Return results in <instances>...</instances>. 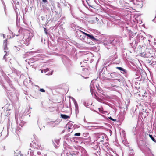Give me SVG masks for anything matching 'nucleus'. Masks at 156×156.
I'll list each match as a JSON object with an SVG mask.
<instances>
[{"mask_svg": "<svg viewBox=\"0 0 156 156\" xmlns=\"http://www.w3.org/2000/svg\"><path fill=\"white\" fill-rule=\"evenodd\" d=\"M19 3L18 2H17V3H16V4L17 5H19Z\"/></svg>", "mask_w": 156, "mask_h": 156, "instance_id": "25", "label": "nucleus"}, {"mask_svg": "<svg viewBox=\"0 0 156 156\" xmlns=\"http://www.w3.org/2000/svg\"><path fill=\"white\" fill-rule=\"evenodd\" d=\"M3 45L4 46V50H7L8 49L7 47V39H6L3 41Z\"/></svg>", "mask_w": 156, "mask_h": 156, "instance_id": "3", "label": "nucleus"}, {"mask_svg": "<svg viewBox=\"0 0 156 156\" xmlns=\"http://www.w3.org/2000/svg\"><path fill=\"white\" fill-rule=\"evenodd\" d=\"M5 146H2V150H4L5 149Z\"/></svg>", "mask_w": 156, "mask_h": 156, "instance_id": "19", "label": "nucleus"}, {"mask_svg": "<svg viewBox=\"0 0 156 156\" xmlns=\"http://www.w3.org/2000/svg\"><path fill=\"white\" fill-rule=\"evenodd\" d=\"M109 118L111 120H113L114 121H115L116 120V119H112V118L111 117H110V118Z\"/></svg>", "mask_w": 156, "mask_h": 156, "instance_id": "18", "label": "nucleus"}, {"mask_svg": "<svg viewBox=\"0 0 156 156\" xmlns=\"http://www.w3.org/2000/svg\"><path fill=\"white\" fill-rule=\"evenodd\" d=\"M136 7L137 8H141L143 6V3L142 2H137L136 4Z\"/></svg>", "mask_w": 156, "mask_h": 156, "instance_id": "4", "label": "nucleus"}, {"mask_svg": "<svg viewBox=\"0 0 156 156\" xmlns=\"http://www.w3.org/2000/svg\"><path fill=\"white\" fill-rule=\"evenodd\" d=\"M29 150H31V149H29Z\"/></svg>", "mask_w": 156, "mask_h": 156, "instance_id": "33", "label": "nucleus"}, {"mask_svg": "<svg viewBox=\"0 0 156 156\" xmlns=\"http://www.w3.org/2000/svg\"><path fill=\"white\" fill-rule=\"evenodd\" d=\"M117 74L115 73H112L110 74V76L112 78H114V79H115V78L117 77Z\"/></svg>", "mask_w": 156, "mask_h": 156, "instance_id": "5", "label": "nucleus"}, {"mask_svg": "<svg viewBox=\"0 0 156 156\" xmlns=\"http://www.w3.org/2000/svg\"><path fill=\"white\" fill-rule=\"evenodd\" d=\"M112 87H115V85H112Z\"/></svg>", "mask_w": 156, "mask_h": 156, "instance_id": "27", "label": "nucleus"}, {"mask_svg": "<svg viewBox=\"0 0 156 156\" xmlns=\"http://www.w3.org/2000/svg\"><path fill=\"white\" fill-rule=\"evenodd\" d=\"M10 110L11 109H7V110L9 111V110Z\"/></svg>", "mask_w": 156, "mask_h": 156, "instance_id": "26", "label": "nucleus"}, {"mask_svg": "<svg viewBox=\"0 0 156 156\" xmlns=\"http://www.w3.org/2000/svg\"><path fill=\"white\" fill-rule=\"evenodd\" d=\"M96 19H97V17H96Z\"/></svg>", "mask_w": 156, "mask_h": 156, "instance_id": "32", "label": "nucleus"}, {"mask_svg": "<svg viewBox=\"0 0 156 156\" xmlns=\"http://www.w3.org/2000/svg\"><path fill=\"white\" fill-rule=\"evenodd\" d=\"M44 30L46 34H47V30L46 28H44Z\"/></svg>", "mask_w": 156, "mask_h": 156, "instance_id": "20", "label": "nucleus"}, {"mask_svg": "<svg viewBox=\"0 0 156 156\" xmlns=\"http://www.w3.org/2000/svg\"><path fill=\"white\" fill-rule=\"evenodd\" d=\"M61 116L62 118L64 119H67L69 118V116L65 114H61Z\"/></svg>", "mask_w": 156, "mask_h": 156, "instance_id": "6", "label": "nucleus"}, {"mask_svg": "<svg viewBox=\"0 0 156 156\" xmlns=\"http://www.w3.org/2000/svg\"><path fill=\"white\" fill-rule=\"evenodd\" d=\"M29 38H28L26 39V40H25L24 42V44H25L26 45H28L29 44Z\"/></svg>", "mask_w": 156, "mask_h": 156, "instance_id": "9", "label": "nucleus"}, {"mask_svg": "<svg viewBox=\"0 0 156 156\" xmlns=\"http://www.w3.org/2000/svg\"><path fill=\"white\" fill-rule=\"evenodd\" d=\"M23 155H21V154L20 155L21 156H23Z\"/></svg>", "mask_w": 156, "mask_h": 156, "instance_id": "31", "label": "nucleus"}, {"mask_svg": "<svg viewBox=\"0 0 156 156\" xmlns=\"http://www.w3.org/2000/svg\"><path fill=\"white\" fill-rule=\"evenodd\" d=\"M97 140L100 142L103 141L104 138H106L105 135L104 133H98L97 134Z\"/></svg>", "mask_w": 156, "mask_h": 156, "instance_id": "1", "label": "nucleus"}, {"mask_svg": "<svg viewBox=\"0 0 156 156\" xmlns=\"http://www.w3.org/2000/svg\"><path fill=\"white\" fill-rule=\"evenodd\" d=\"M69 155L70 156H76V154L75 153H70Z\"/></svg>", "mask_w": 156, "mask_h": 156, "instance_id": "14", "label": "nucleus"}, {"mask_svg": "<svg viewBox=\"0 0 156 156\" xmlns=\"http://www.w3.org/2000/svg\"><path fill=\"white\" fill-rule=\"evenodd\" d=\"M117 80H118V81L119 82H120V79H116Z\"/></svg>", "mask_w": 156, "mask_h": 156, "instance_id": "23", "label": "nucleus"}, {"mask_svg": "<svg viewBox=\"0 0 156 156\" xmlns=\"http://www.w3.org/2000/svg\"><path fill=\"white\" fill-rule=\"evenodd\" d=\"M39 91L40 92H45V90H44V89L43 88H41V89H40V90H39Z\"/></svg>", "mask_w": 156, "mask_h": 156, "instance_id": "15", "label": "nucleus"}, {"mask_svg": "<svg viewBox=\"0 0 156 156\" xmlns=\"http://www.w3.org/2000/svg\"><path fill=\"white\" fill-rule=\"evenodd\" d=\"M116 2H118L120 4H121L122 3V0H116Z\"/></svg>", "mask_w": 156, "mask_h": 156, "instance_id": "17", "label": "nucleus"}, {"mask_svg": "<svg viewBox=\"0 0 156 156\" xmlns=\"http://www.w3.org/2000/svg\"><path fill=\"white\" fill-rule=\"evenodd\" d=\"M35 96H37V95H34Z\"/></svg>", "mask_w": 156, "mask_h": 156, "instance_id": "30", "label": "nucleus"}, {"mask_svg": "<svg viewBox=\"0 0 156 156\" xmlns=\"http://www.w3.org/2000/svg\"><path fill=\"white\" fill-rule=\"evenodd\" d=\"M69 106H70L71 105V103L70 102V100L69 101Z\"/></svg>", "mask_w": 156, "mask_h": 156, "instance_id": "24", "label": "nucleus"}, {"mask_svg": "<svg viewBox=\"0 0 156 156\" xmlns=\"http://www.w3.org/2000/svg\"><path fill=\"white\" fill-rule=\"evenodd\" d=\"M73 99L74 101V103L75 105V106L76 107V106H77L78 105H77V102H76V101L74 99V98H73Z\"/></svg>", "mask_w": 156, "mask_h": 156, "instance_id": "13", "label": "nucleus"}, {"mask_svg": "<svg viewBox=\"0 0 156 156\" xmlns=\"http://www.w3.org/2000/svg\"><path fill=\"white\" fill-rule=\"evenodd\" d=\"M5 54L4 55L3 58L4 59H5L6 60V56H7L9 54V51H5Z\"/></svg>", "mask_w": 156, "mask_h": 156, "instance_id": "7", "label": "nucleus"}, {"mask_svg": "<svg viewBox=\"0 0 156 156\" xmlns=\"http://www.w3.org/2000/svg\"><path fill=\"white\" fill-rule=\"evenodd\" d=\"M3 36L4 37H5V36L4 35H3Z\"/></svg>", "mask_w": 156, "mask_h": 156, "instance_id": "29", "label": "nucleus"}, {"mask_svg": "<svg viewBox=\"0 0 156 156\" xmlns=\"http://www.w3.org/2000/svg\"><path fill=\"white\" fill-rule=\"evenodd\" d=\"M140 55L141 56L144 57H146V56L145 55V54L144 53V52H143L142 53H141L140 54Z\"/></svg>", "mask_w": 156, "mask_h": 156, "instance_id": "12", "label": "nucleus"}, {"mask_svg": "<svg viewBox=\"0 0 156 156\" xmlns=\"http://www.w3.org/2000/svg\"><path fill=\"white\" fill-rule=\"evenodd\" d=\"M42 1L44 3H46L47 2V0H42Z\"/></svg>", "mask_w": 156, "mask_h": 156, "instance_id": "22", "label": "nucleus"}, {"mask_svg": "<svg viewBox=\"0 0 156 156\" xmlns=\"http://www.w3.org/2000/svg\"><path fill=\"white\" fill-rule=\"evenodd\" d=\"M68 129H70V127H69Z\"/></svg>", "mask_w": 156, "mask_h": 156, "instance_id": "28", "label": "nucleus"}, {"mask_svg": "<svg viewBox=\"0 0 156 156\" xmlns=\"http://www.w3.org/2000/svg\"><path fill=\"white\" fill-rule=\"evenodd\" d=\"M116 68L119 70L122 71L123 72H125V70L123 69L121 67H117Z\"/></svg>", "mask_w": 156, "mask_h": 156, "instance_id": "10", "label": "nucleus"}, {"mask_svg": "<svg viewBox=\"0 0 156 156\" xmlns=\"http://www.w3.org/2000/svg\"><path fill=\"white\" fill-rule=\"evenodd\" d=\"M149 137H150V138L152 140L153 142L156 143V140L154 139V138L153 137L152 135L149 134Z\"/></svg>", "mask_w": 156, "mask_h": 156, "instance_id": "8", "label": "nucleus"}, {"mask_svg": "<svg viewBox=\"0 0 156 156\" xmlns=\"http://www.w3.org/2000/svg\"><path fill=\"white\" fill-rule=\"evenodd\" d=\"M144 95H143V97H145V94H147V92H146V91H145V92L144 93Z\"/></svg>", "mask_w": 156, "mask_h": 156, "instance_id": "21", "label": "nucleus"}, {"mask_svg": "<svg viewBox=\"0 0 156 156\" xmlns=\"http://www.w3.org/2000/svg\"><path fill=\"white\" fill-rule=\"evenodd\" d=\"M34 151L33 150H31L30 152V155L31 156H33L34 155Z\"/></svg>", "mask_w": 156, "mask_h": 156, "instance_id": "11", "label": "nucleus"}, {"mask_svg": "<svg viewBox=\"0 0 156 156\" xmlns=\"http://www.w3.org/2000/svg\"><path fill=\"white\" fill-rule=\"evenodd\" d=\"M80 31L82 33L84 34L85 35L87 36V37H89L90 39H91L92 40L94 41V40H96V41H98V40L95 38L92 35H90L89 34H87L83 31H82L81 30H80Z\"/></svg>", "mask_w": 156, "mask_h": 156, "instance_id": "2", "label": "nucleus"}, {"mask_svg": "<svg viewBox=\"0 0 156 156\" xmlns=\"http://www.w3.org/2000/svg\"><path fill=\"white\" fill-rule=\"evenodd\" d=\"M80 133H76L74 135L75 136H80Z\"/></svg>", "mask_w": 156, "mask_h": 156, "instance_id": "16", "label": "nucleus"}]
</instances>
